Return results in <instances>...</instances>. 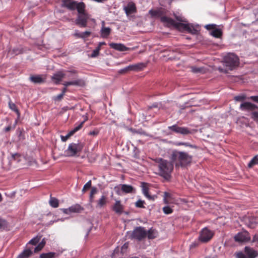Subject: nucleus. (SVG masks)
Masks as SVG:
<instances>
[{"mask_svg": "<svg viewBox=\"0 0 258 258\" xmlns=\"http://www.w3.org/2000/svg\"><path fill=\"white\" fill-rule=\"evenodd\" d=\"M64 96V95L63 94H59L58 95H57L56 96H55L54 98V100H60L62 99V98L63 97V96Z\"/></svg>", "mask_w": 258, "mask_h": 258, "instance_id": "obj_54", "label": "nucleus"}, {"mask_svg": "<svg viewBox=\"0 0 258 258\" xmlns=\"http://www.w3.org/2000/svg\"><path fill=\"white\" fill-rule=\"evenodd\" d=\"M97 192V188L95 187H92L89 195V202L92 203L93 202V196Z\"/></svg>", "mask_w": 258, "mask_h": 258, "instance_id": "obj_39", "label": "nucleus"}, {"mask_svg": "<svg viewBox=\"0 0 258 258\" xmlns=\"http://www.w3.org/2000/svg\"><path fill=\"white\" fill-rule=\"evenodd\" d=\"M109 45L111 48L118 51H124L127 50L128 49L124 45L121 43H111Z\"/></svg>", "mask_w": 258, "mask_h": 258, "instance_id": "obj_24", "label": "nucleus"}, {"mask_svg": "<svg viewBox=\"0 0 258 258\" xmlns=\"http://www.w3.org/2000/svg\"><path fill=\"white\" fill-rule=\"evenodd\" d=\"M198 245V244L197 243L193 242L190 245V247H194L197 246Z\"/></svg>", "mask_w": 258, "mask_h": 258, "instance_id": "obj_61", "label": "nucleus"}, {"mask_svg": "<svg viewBox=\"0 0 258 258\" xmlns=\"http://www.w3.org/2000/svg\"><path fill=\"white\" fill-rule=\"evenodd\" d=\"M215 26V24H209L205 26V28L209 30L213 28Z\"/></svg>", "mask_w": 258, "mask_h": 258, "instance_id": "obj_57", "label": "nucleus"}, {"mask_svg": "<svg viewBox=\"0 0 258 258\" xmlns=\"http://www.w3.org/2000/svg\"><path fill=\"white\" fill-rule=\"evenodd\" d=\"M211 34L215 38H219L222 35V32L219 29H215L212 31Z\"/></svg>", "mask_w": 258, "mask_h": 258, "instance_id": "obj_40", "label": "nucleus"}, {"mask_svg": "<svg viewBox=\"0 0 258 258\" xmlns=\"http://www.w3.org/2000/svg\"><path fill=\"white\" fill-rule=\"evenodd\" d=\"M157 235H158L157 231L156 230L153 229L152 228L149 229L147 231L146 236H147L148 239H154V238H156L157 236Z\"/></svg>", "mask_w": 258, "mask_h": 258, "instance_id": "obj_29", "label": "nucleus"}, {"mask_svg": "<svg viewBox=\"0 0 258 258\" xmlns=\"http://www.w3.org/2000/svg\"><path fill=\"white\" fill-rule=\"evenodd\" d=\"M84 121L81 122L77 126H75L73 130L69 132V133L66 136H60L61 140L62 142H66L71 136H73L75 133L79 131L82 127Z\"/></svg>", "mask_w": 258, "mask_h": 258, "instance_id": "obj_20", "label": "nucleus"}, {"mask_svg": "<svg viewBox=\"0 0 258 258\" xmlns=\"http://www.w3.org/2000/svg\"><path fill=\"white\" fill-rule=\"evenodd\" d=\"M223 63L225 68L219 67L218 70L220 72L227 73L228 71H231L238 66L239 58L234 53H228L224 57Z\"/></svg>", "mask_w": 258, "mask_h": 258, "instance_id": "obj_3", "label": "nucleus"}, {"mask_svg": "<svg viewBox=\"0 0 258 258\" xmlns=\"http://www.w3.org/2000/svg\"><path fill=\"white\" fill-rule=\"evenodd\" d=\"M235 241L242 242L247 241L250 239L248 233L247 232H239L234 237Z\"/></svg>", "mask_w": 258, "mask_h": 258, "instance_id": "obj_19", "label": "nucleus"}, {"mask_svg": "<svg viewBox=\"0 0 258 258\" xmlns=\"http://www.w3.org/2000/svg\"><path fill=\"white\" fill-rule=\"evenodd\" d=\"M145 67V65L143 63H137L127 66L130 71H139L142 70Z\"/></svg>", "mask_w": 258, "mask_h": 258, "instance_id": "obj_27", "label": "nucleus"}, {"mask_svg": "<svg viewBox=\"0 0 258 258\" xmlns=\"http://www.w3.org/2000/svg\"><path fill=\"white\" fill-rule=\"evenodd\" d=\"M141 187L142 193L144 196L148 200L151 201H154L156 198L157 196L155 195H150L149 193V188L148 184L146 182H142Z\"/></svg>", "mask_w": 258, "mask_h": 258, "instance_id": "obj_17", "label": "nucleus"}, {"mask_svg": "<svg viewBox=\"0 0 258 258\" xmlns=\"http://www.w3.org/2000/svg\"><path fill=\"white\" fill-rule=\"evenodd\" d=\"M102 26L101 28L100 34L101 37L106 38L108 37L111 33V29L109 27H106L104 26V22H102Z\"/></svg>", "mask_w": 258, "mask_h": 258, "instance_id": "obj_22", "label": "nucleus"}, {"mask_svg": "<svg viewBox=\"0 0 258 258\" xmlns=\"http://www.w3.org/2000/svg\"><path fill=\"white\" fill-rule=\"evenodd\" d=\"M258 164V155H255L248 163V167H252L254 165Z\"/></svg>", "mask_w": 258, "mask_h": 258, "instance_id": "obj_34", "label": "nucleus"}, {"mask_svg": "<svg viewBox=\"0 0 258 258\" xmlns=\"http://www.w3.org/2000/svg\"><path fill=\"white\" fill-rule=\"evenodd\" d=\"M22 158V156L20 154L15 153L12 154L10 159V162L13 163L14 162H19L21 161Z\"/></svg>", "mask_w": 258, "mask_h": 258, "instance_id": "obj_32", "label": "nucleus"}, {"mask_svg": "<svg viewBox=\"0 0 258 258\" xmlns=\"http://www.w3.org/2000/svg\"><path fill=\"white\" fill-rule=\"evenodd\" d=\"M115 192L117 195L122 196L124 194H135L136 188L131 185L126 184H120L114 187Z\"/></svg>", "mask_w": 258, "mask_h": 258, "instance_id": "obj_5", "label": "nucleus"}, {"mask_svg": "<svg viewBox=\"0 0 258 258\" xmlns=\"http://www.w3.org/2000/svg\"><path fill=\"white\" fill-rule=\"evenodd\" d=\"M130 71V70L129 69H127V66L122 69H120L118 71V73L119 74H123V73H125L127 72H128Z\"/></svg>", "mask_w": 258, "mask_h": 258, "instance_id": "obj_50", "label": "nucleus"}, {"mask_svg": "<svg viewBox=\"0 0 258 258\" xmlns=\"http://www.w3.org/2000/svg\"><path fill=\"white\" fill-rule=\"evenodd\" d=\"M251 117L254 121L258 122V111L252 112Z\"/></svg>", "mask_w": 258, "mask_h": 258, "instance_id": "obj_48", "label": "nucleus"}, {"mask_svg": "<svg viewBox=\"0 0 258 258\" xmlns=\"http://www.w3.org/2000/svg\"><path fill=\"white\" fill-rule=\"evenodd\" d=\"M74 35L79 38H83V36L81 32H79L78 31H76Z\"/></svg>", "mask_w": 258, "mask_h": 258, "instance_id": "obj_56", "label": "nucleus"}, {"mask_svg": "<svg viewBox=\"0 0 258 258\" xmlns=\"http://www.w3.org/2000/svg\"><path fill=\"white\" fill-rule=\"evenodd\" d=\"M41 236H36L34 238H33L32 239H31L29 243L31 244L32 245H36L40 240Z\"/></svg>", "mask_w": 258, "mask_h": 258, "instance_id": "obj_42", "label": "nucleus"}, {"mask_svg": "<svg viewBox=\"0 0 258 258\" xmlns=\"http://www.w3.org/2000/svg\"><path fill=\"white\" fill-rule=\"evenodd\" d=\"M177 146H181L183 145L185 147H189L191 148H196V146L194 145L190 144L188 142H178L176 144Z\"/></svg>", "mask_w": 258, "mask_h": 258, "instance_id": "obj_44", "label": "nucleus"}, {"mask_svg": "<svg viewBox=\"0 0 258 258\" xmlns=\"http://www.w3.org/2000/svg\"><path fill=\"white\" fill-rule=\"evenodd\" d=\"M168 157L176 168L187 165L192 160V157L188 153L176 150L169 151L168 152Z\"/></svg>", "mask_w": 258, "mask_h": 258, "instance_id": "obj_1", "label": "nucleus"}, {"mask_svg": "<svg viewBox=\"0 0 258 258\" xmlns=\"http://www.w3.org/2000/svg\"><path fill=\"white\" fill-rule=\"evenodd\" d=\"M62 5L64 7L67 8L70 10L73 11L77 10V12L80 13L82 9L85 8V5L84 3H78L77 2L72 1L71 0H63Z\"/></svg>", "mask_w": 258, "mask_h": 258, "instance_id": "obj_6", "label": "nucleus"}, {"mask_svg": "<svg viewBox=\"0 0 258 258\" xmlns=\"http://www.w3.org/2000/svg\"><path fill=\"white\" fill-rule=\"evenodd\" d=\"M67 90V87H65L64 88L62 89V92L61 93L63 94V95H64V94L66 92Z\"/></svg>", "mask_w": 258, "mask_h": 258, "instance_id": "obj_62", "label": "nucleus"}, {"mask_svg": "<svg viewBox=\"0 0 258 258\" xmlns=\"http://www.w3.org/2000/svg\"><path fill=\"white\" fill-rule=\"evenodd\" d=\"M98 133H99V132L97 130H94V131H90L89 133V135L90 136H96L98 134Z\"/></svg>", "mask_w": 258, "mask_h": 258, "instance_id": "obj_52", "label": "nucleus"}, {"mask_svg": "<svg viewBox=\"0 0 258 258\" xmlns=\"http://www.w3.org/2000/svg\"><path fill=\"white\" fill-rule=\"evenodd\" d=\"M60 210L64 214H71V211H70V207L68 208H67V209H64V208L61 209Z\"/></svg>", "mask_w": 258, "mask_h": 258, "instance_id": "obj_55", "label": "nucleus"}, {"mask_svg": "<svg viewBox=\"0 0 258 258\" xmlns=\"http://www.w3.org/2000/svg\"><path fill=\"white\" fill-rule=\"evenodd\" d=\"M136 133H137V134H141V135H145V132L142 131H139V130H138V131L136 132Z\"/></svg>", "mask_w": 258, "mask_h": 258, "instance_id": "obj_60", "label": "nucleus"}, {"mask_svg": "<svg viewBox=\"0 0 258 258\" xmlns=\"http://www.w3.org/2000/svg\"><path fill=\"white\" fill-rule=\"evenodd\" d=\"M107 203V198L104 195H102L100 198L97 201L96 207L102 208Z\"/></svg>", "mask_w": 258, "mask_h": 258, "instance_id": "obj_28", "label": "nucleus"}, {"mask_svg": "<svg viewBox=\"0 0 258 258\" xmlns=\"http://www.w3.org/2000/svg\"><path fill=\"white\" fill-rule=\"evenodd\" d=\"M9 107L10 108V109L11 110H12L13 111H15L18 114V115L19 116H20L19 111V110H18L16 105H15V104H14V103L10 102L9 103Z\"/></svg>", "mask_w": 258, "mask_h": 258, "instance_id": "obj_41", "label": "nucleus"}, {"mask_svg": "<svg viewBox=\"0 0 258 258\" xmlns=\"http://www.w3.org/2000/svg\"><path fill=\"white\" fill-rule=\"evenodd\" d=\"M179 27L178 29H181L187 31L188 33L192 34H197L199 31V25L194 26L192 24L182 23L180 22L179 24Z\"/></svg>", "mask_w": 258, "mask_h": 258, "instance_id": "obj_12", "label": "nucleus"}, {"mask_svg": "<svg viewBox=\"0 0 258 258\" xmlns=\"http://www.w3.org/2000/svg\"><path fill=\"white\" fill-rule=\"evenodd\" d=\"M29 79L34 84H41L45 82V79L41 75L31 76Z\"/></svg>", "mask_w": 258, "mask_h": 258, "instance_id": "obj_26", "label": "nucleus"}, {"mask_svg": "<svg viewBox=\"0 0 258 258\" xmlns=\"http://www.w3.org/2000/svg\"><path fill=\"white\" fill-rule=\"evenodd\" d=\"M124 206L120 200H115V204L112 206V210L117 214L121 215L123 212Z\"/></svg>", "mask_w": 258, "mask_h": 258, "instance_id": "obj_21", "label": "nucleus"}, {"mask_svg": "<svg viewBox=\"0 0 258 258\" xmlns=\"http://www.w3.org/2000/svg\"><path fill=\"white\" fill-rule=\"evenodd\" d=\"M168 130L175 133L181 134L182 135H187L191 134V131L187 127L179 126L176 124H173L168 127Z\"/></svg>", "mask_w": 258, "mask_h": 258, "instance_id": "obj_11", "label": "nucleus"}, {"mask_svg": "<svg viewBox=\"0 0 258 258\" xmlns=\"http://www.w3.org/2000/svg\"><path fill=\"white\" fill-rule=\"evenodd\" d=\"M245 96L244 95H240L234 97V100L236 101H242L245 99Z\"/></svg>", "mask_w": 258, "mask_h": 258, "instance_id": "obj_47", "label": "nucleus"}, {"mask_svg": "<svg viewBox=\"0 0 258 258\" xmlns=\"http://www.w3.org/2000/svg\"><path fill=\"white\" fill-rule=\"evenodd\" d=\"M66 76V74L63 71H58L53 74L51 77V79L55 84L57 85Z\"/></svg>", "mask_w": 258, "mask_h": 258, "instance_id": "obj_18", "label": "nucleus"}, {"mask_svg": "<svg viewBox=\"0 0 258 258\" xmlns=\"http://www.w3.org/2000/svg\"><path fill=\"white\" fill-rule=\"evenodd\" d=\"M100 49H101V46L98 45V46L95 49L96 50H97L98 52H99Z\"/></svg>", "mask_w": 258, "mask_h": 258, "instance_id": "obj_64", "label": "nucleus"}, {"mask_svg": "<svg viewBox=\"0 0 258 258\" xmlns=\"http://www.w3.org/2000/svg\"><path fill=\"white\" fill-rule=\"evenodd\" d=\"M149 13L153 18H160V19L164 15V11L161 8L157 10H150Z\"/></svg>", "mask_w": 258, "mask_h": 258, "instance_id": "obj_23", "label": "nucleus"}, {"mask_svg": "<svg viewBox=\"0 0 258 258\" xmlns=\"http://www.w3.org/2000/svg\"><path fill=\"white\" fill-rule=\"evenodd\" d=\"M214 235V232L207 227L202 229L198 237V240L202 243H206L210 241Z\"/></svg>", "mask_w": 258, "mask_h": 258, "instance_id": "obj_7", "label": "nucleus"}, {"mask_svg": "<svg viewBox=\"0 0 258 258\" xmlns=\"http://www.w3.org/2000/svg\"><path fill=\"white\" fill-rule=\"evenodd\" d=\"M50 205L53 208H57L58 206V201L57 199L51 197L49 201Z\"/></svg>", "mask_w": 258, "mask_h": 258, "instance_id": "obj_36", "label": "nucleus"}, {"mask_svg": "<svg viewBox=\"0 0 258 258\" xmlns=\"http://www.w3.org/2000/svg\"><path fill=\"white\" fill-rule=\"evenodd\" d=\"M7 221L0 217V229L2 230H5L8 228Z\"/></svg>", "mask_w": 258, "mask_h": 258, "instance_id": "obj_38", "label": "nucleus"}, {"mask_svg": "<svg viewBox=\"0 0 258 258\" xmlns=\"http://www.w3.org/2000/svg\"><path fill=\"white\" fill-rule=\"evenodd\" d=\"M145 204V202L144 201L139 199L136 202L135 206L137 208H145L144 206Z\"/></svg>", "mask_w": 258, "mask_h": 258, "instance_id": "obj_43", "label": "nucleus"}, {"mask_svg": "<svg viewBox=\"0 0 258 258\" xmlns=\"http://www.w3.org/2000/svg\"><path fill=\"white\" fill-rule=\"evenodd\" d=\"M191 72L195 74H203L205 73L204 67L192 66L191 67Z\"/></svg>", "mask_w": 258, "mask_h": 258, "instance_id": "obj_33", "label": "nucleus"}, {"mask_svg": "<svg viewBox=\"0 0 258 258\" xmlns=\"http://www.w3.org/2000/svg\"><path fill=\"white\" fill-rule=\"evenodd\" d=\"M91 187V181L89 180L84 185L82 191L83 193H85L87 189Z\"/></svg>", "mask_w": 258, "mask_h": 258, "instance_id": "obj_45", "label": "nucleus"}, {"mask_svg": "<svg viewBox=\"0 0 258 258\" xmlns=\"http://www.w3.org/2000/svg\"><path fill=\"white\" fill-rule=\"evenodd\" d=\"M71 213H80L83 210V208L79 204H76L70 207Z\"/></svg>", "mask_w": 258, "mask_h": 258, "instance_id": "obj_30", "label": "nucleus"}, {"mask_svg": "<svg viewBox=\"0 0 258 258\" xmlns=\"http://www.w3.org/2000/svg\"><path fill=\"white\" fill-rule=\"evenodd\" d=\"M235 256L236 258H256L258 252L252 247L245 246L243 251L236 252Z\"/></svg>", "mask_w": 258, "mask_h": 258, "instance_id": "obj_4", "label": "nucleus"}, {"mask_svg": "<svg viewBox=\"0 0 258 258\" xmlns=\"http://www.w3.org/2000/svg\"><path fill=\"white\" fill-rule=\"evenodd\" d=\"M176 19L179 22H176L173 19L163 15V17H161L160 21L165 26L168 27H174L178 29L180 25L179 24L183 21L180 17H176Z\"/></svg>", "mask_w": 258, "mask_h": 258, "instance_id": "obj_8", "label": "nucleus"}, {"mask_svg": "<svg viewBox=\"0 0 258 258\" xmlns=\"http://www.w3.org/2000/svg\"><path fill=\"white\" fill-rule=\"evenodd\" d=\"M253 242L258 241V234H255L253 237Z\"/></svg>", "mask_w": 258, "mask_h": 258, "instance_id": "obj_58", "label": "nucleus"}, {"mask_svg": "<svg viewBox=\"0 0 258 258\" xmlns=\"http://www.w3.org/2000/svg\"><path fill=\"white\" fill-rule=\"evenodd\" d=\"M78 15L75 21L76 25L80 27H86L87 26L88 16L85 12V9H82L80 12H78Z\"/></svg>", "mask_w": 258, "mask_h": 258, "instance_id": "obj_9", "label": "nucleus"}, {"mask_svg": "<svg viewBox=\"0 0 258 258\" xmlns=\"http://www.w3.org/2000/svg\"><path fill=\"white\" fill-rule=\"evenodd\" d=\"M63 85L66 87H67L69 86H82L84 85V82L83 80L82 79H78L72 81H67L64 82L63 83Z\"/></svg>", "mask_w": 258, "mask_h": 258, "instance_id": "obj_25", "label": "nucleus"}, {"mask_svg": "<svg viewBox=\"0 0 258 258\" xmlns=\"http://www.w3.org/2000/svg\"><path fill=\"white\" fill-rule=\"evenodd\" d=\"M123 10L127 17L136 13L137 11L136 5L133 2H129L126 6H124Z\"/></svg>", "mask_w": 258, "mask_h": 258, "instance_id": "obj_15", "label": "nucleus"}, {"mask_svg": "<svg viewBox=\"0 0 258 258\" xmlns=\"http://www.w3.org/2000/svg\"><path fill=\"white\" fill-rule=\"evenodd\" d=\"M11 126H8L5 128V131L6 132H8L10 131L11 130Z\"/></svg>", "mask_w": 258, "mask_h": 258, "instance_id": "obj_59", "label": "nucleus"}, {"mask_svg": "<svg viewBox=\"0 0 258 258\" xmlns=\"http://www.w3.org/2000/svg\"><path fill=\"white\" fill-rule=\"evenodd\" d=\"M99 52L95 49L93 50L91 56L92 57H95L99 55Z\"/></svg>", "mask_w": 258, "mask_h": 258, "instance_id": "obj_53", "label": "nucleus"}, {"mask_svg": "<svg viewBox=\"0 0 258 258\" xmlns=\"http://www.w3.org/2000/svg\"><path fill=\"white\" fill-rule=\"evenodd\" d=\"M45 244V241L44 239H43L39 243L38 245L35 247L34 248V252H37L39 251H40L42 248L44 246Z\"/></svg>", "mask_w": 258, "mask_h": 258, "instance_id": "obj_37", "label": "nucleus"}, {"mask_svg": "<svg viewBox=\"0 0 258 258\" xmlns=\"http://www.w3.org/2000/svg\"><path fill=\"white\" fill-rule=\"evenodd\" d=\"M56 255L55 252L43 253L40 254V258H54Z\"/></svg>", "mask_w": 258, "mask_h": 258, "instance_id": "obj_35", "label": "nucleus"}, {"mask_svg": "<svg viewBox=\"0 0 258 258\" xmlns=\"http://www.w3.org/2000/svg\"><path fill=\"white\" fill-rule=\"evenodd\" d=\"M250 100L258 103V95L257 96H251L249 98Z\"/></svg>", "mask_w": 258, "mask_h": 258, "instance_id": "obj_51", "label": "nucleus"}, {"mask_svg": "<svg viewBox=\"0 0 258 258\" xmlns=\"http://www.w3.org/2000/svg\"><path fill=\"white\" fill-rule=\"evenodd\" d=\"M81 33L83 36L82 38H83V39L85 38L86 37H88L91 34V32L90 31H85L84 32H81Z\"/></svg>", "mask_w": 258, "mask_h": 258, "instance_id": "obj_49", "label": "nucleus"}, {"mask_svg": "<svg viewBox=\"0 0 258 258\" xmlns=\"http://www.w3.org/2000/svg\"><path fill=\"white\" fill-rule=\"evenodd\" d=\"M240 109L243 111H252L258 108V107L249 102H242L239 107Z\"/></svg>", "mask_w": 258, "mask_h": 258, "instance_id": "obj_16", "label": "nucleus"}, {"mask_svg": "<svg viewBox=\"0 0 258 258\" xmlns=\"http://www.w3.org/2000/svg\"><path fill=\"white\" fill-rule=\"evenodd\" d=\"M7 56L10 58H12L16 55L23 53L24 52V49L21 46L15 47L14 48L9 47L7 48Z\"/></svg>", "mask_w": 258, "mask_h": 258, "instance_id": "obj_14", "label": "nucleus"}, {"mask_svg": "<svg viewBox=\"0 0 258 258\" xmlns=\"http://www.w3.org/2000/svg\"><path fill=\"white\" fill-rule=\"evenodd\" d=\"M82 149V146L79 144L71 143L69 145L67 152L70 156H74L77 153L80 152Z\"/></svg>", "mask_w": 258, "mask_h": 258, "instance_id": "obj_13", "label": "nucleus"}, {"mask_svg": "<svg viewBox=\"0 0 258 258\" xmlns=\"http://www.w3.org/2000/svg\"><path fill=\"white\" fill-rule=\"evenodd\" d=\"M164 198L165 199L166 198L168 197L169 196V194L167 192H165L164 194Z\"/></svg>", "mask_w": 258, "mask_h": 258, "instance_id": "obj_63", "label": "nucleus"}, {"mask_svg": "<svg viewBox=\"0 0 258 258\" xmlns=\"http://www.w3.org/2000/svg\"><path fill=\"white\" fill-rule=\"evenodd\" d=\"M147 231L145 228L140 226L136 227L132 232V238L141 241L146 237Z\"/></svg>", "mask_w": 258, "mask_h": 258, "instance_id": "obj_10", "label": "nucleus"}, {"mask_svg": "<svg viewBox=\"0 0 258 258\" xmlns=\"http://www.w3.org/2000/svg\"><path fill=\"white\" fill-rule=\"evenodd\" d=\"M155 162L157 164L159 174L166 179H169L174 168V165L171 161L157 158L155 159Z\"/></svg>", "mask_w": 258, "mask_h": 258, "instance_id": "obj_2", "label": "nucleus"}, {"mask_svg": "<svg viewBox=\"0 0 258 258\" xmlns=\"http://www.w3.org/2000/svg\"><path fill=\"white\" fill-rule=\"evenodd\" d=\"M32 254V251L30 249L24 250L20 253L17 258H28Z\"/></svg>", "mask_w": 258, "mask_h": 258, "instance_id": "obj_31", "label": "nucleus"}, {"mask_svg": "<svg viewBox=\"0 0 258 258\" xmlns=\"http://www.w3.org/2000/svg\"><path fill=\"white\" fill-rule=\"evenodd\" d=\"M163 211L165 214H170L173 212V210L169 206L163 208Z\"/></svg>", "mask_w": 258, "mask_h": 258, "instance_id": "obj_46", "label": "nucleus"}]
</instances>
